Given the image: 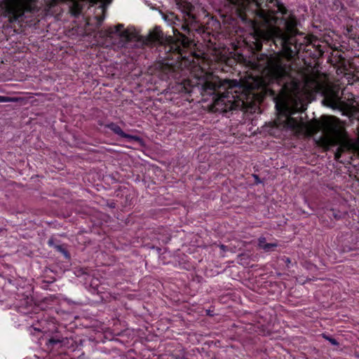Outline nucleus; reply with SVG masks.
<instances>
[{
    "mask_svg": "<svg viewBox=\"0 0 359 359\" xmlns=\"http://www.w3.org/2000/svg\"><path fill=\"white\" fill-rule=\"evenodd\" d=\"M176 37L172 38L164 36L163 32L158 27L150 31L147 36H142L138 34L133 27L124 29L123 24L110 27L105 31V35L111 39L117 36L118 41L116 43L121 48H139L143 46L159 45L163 46L167 53L172 52L179 55H182L184 48H188L191 43V40L185 34L178 30H173Z\"/></svg>",
    "mask_w": 359,
    "mask_h": 359,
    "instance_id": "1",
    "label": "nucleus"
},
{
    "mask_svg": "<svg viewBox=\"0 0 359 359\" xmlns=\"http://www.w3.org/2000/svg\"><path fill=\"white\" fill-rule=\"evenodd\" d=\"M269 67L273 77L280 86V96L283 102L280 114L285 118L283 121V126L294 130L298 127V121L292 116L298 111L302 103L300 83L290 75V66L282 59L275 57L271 60Z\"/></svg>",
    "mask_w": 359,
    "mask_h": 359,
    "instance_id": "2",
    "label": "nucleus"
},
{
    "mask_svg": "<svg viewBox=\"0 0 359 359\" xmlns=\"http://www.w3.org/2000/svg\"><path fill=\"white\" fill-rule=\"evenodd\" d=\"M322 131L325 140L330 147L338 146L334 153V158L339 159L341 154L350 149L351 145L346 138L345 129L340 120L335 116H329L322 123Z\"/></svg>",
    "mask_w": 359,
    "mask_h": 359,
    "instance_id": "3",
    "label": "nucleus"
},
{
    "mask_svg": "<svg viewBox=\"0 0 359 359\" xmlns=\"http://www.w3.org/2000/svg\"><path fill=\"white\" fill-rule=\"evenodd\" d=\"M229 1L240 8L242 10L247 11L248 6L250 4H254L255 8L251 11L253 18H249V22L254 27H256L262 22H266L271 15H275L277 13H280L283 15L287 14V9L279 0H266L265 7L268 8L269 4H273V6L277 7V11H269L264 9L263 6V1L259 0H229Z\"/></svg>",
    "mask_w": 359,
    "mask_h": 359,
    "instance_id": "4",
    "label": "nucleus"
},
{
    "mask_svg": "<svg viewBox=\"0 0 359 359\" xmlns=\"http://www.w3.org/2000/svg\"><path fill=\"white\" fill-rule=\"evenodd\" d=\"M64 327L57 325L53 320H46V352L53 355L60 354V349L67 339L62 334Z\"/></svg>",
    "mask_w": 359,
    "mask_h": 359,
    "instance_id": "5",
    "label": "nucleus"
},
{
    "mask_svg": "<svg viewBox=\"0 0 359 359\" xmlns=\"http://www.w3.org/2000/svg\"><path fill=\"white\" fill-rule=\"evenodd\" d=\"M194 7L191 4L187 6V11L184 12V22H182L181 29L190 35L194 32H200L201 27L196 17L192 13Z\"/></svg>",
    "mask_w": 359,
    "mask_h": 359,
    "instance_id": "6",
    "label": "nucleus"
},
{
    "mask_svg": "<svg viewBox=\"0 0 359 359\" xmlns=\"http://www.w3.org/2000/svg\"><path fill=\"white\" fill-rule=\"evenodd\" d=\"M272 41L275 46L278 48V53H292L290 45L292 42L288 34L280 29H276L272 36Z\"/></svg>",
    "mask_w": 359,
    "mask_h": 359,
    "instance_id": "7",
    "label": "nucleus"
},
{
    "mask_svg": "<svg viewBox=\"0 0 359 359\" xmlns=\"http://www.w3.org/2000/svg\"><path fill=\"white\" fill-rule=\"evenodd\" d=\"M105 127L110 129L111 131H113L115 134L118 135V136L123 137V138H126L128 141L140 140L139 137L129 135V134L124 133L123 130L121 128V127L118 126L115 123H108L105 126Z\"/></svg>",
    "mask_w": 359,
    "mask_h": 359,
    "instance_id": "8",
    "label": "nucleus"
},
{
    "mask_svg": "<svg viewBox=\"0 0 359 359\" xmlns=\"http://www.w3.org/2000/svg\"><path fill=\"white\" fill-rule=\"evenodd\" d=\"M219 86L212 81H205L202 85V90L208 95H214L216 93L217 88Z\"/></svg>",
    "mask_w": 359,
    "mask_h": 359,
    "instance_id": "9",
    "label": "nucleus"
},
{
    "mask_svg": "<svg viewBox=\"0 0 359 359\" xmlns=\"http://www.w3.org/2000/svg\"><path fill=\"white\" fill-rule=\"evenodd\" d=\"M285 24L290 34H295V33L297 32L296 29L297 23L295 18L293 15L290 16L288 19L285 20Z\"/></svg>",
    "mask_w": 359,
    "mask_h": 359,
    "instance_id": "10",
    "label": "nucleus"
},
{
    "mask_svg": "<svg viewBox=\"0 0 359 359\" xmlns=\"http://www.w3.org/2000/svg\"><path fill=\"white\" fill-rule=\"evenodd\" d=\"M48 243L50 246H53L56 249V250L61 252L66 259H70V255L68 252V251L62 245H60V244L55 245L53 238H50L48 240Z\"/></svg>",
    "mask_w": 359,
    "mask_h": 359,
    "instance_id": "11",
    "label": "nucleus"
},
{
    "mask_svg": "<svg viewBox=\"0 0 359 359\" xmlns=\"http://www.w3.org/2000/svg\"><path fill=\"white\" fill-rule=\"evenodd\" d=\"M229 97V95L226 94V95H222V96L217 97L215 100V104L218 105V106L225 104L226 99H228Z\"/></svg>",
    "mask_w": 359,
    "mask_h": 359,
    "instance_id": "12",
    "label": "nucleus"
},
{
    "mask_svg": "<svg viewBox=\"0 0 359 359\" xmlns=\"http://www.w3.org/2000/svg\"><path fill=\"white\" fill-rule=\"evenodd\" d=\"M32 328L38 332H42L44 328L43 325H41V323L37 322V323L33 324Z\"/></svg>",
    "mask_w": 359,
    "mask_h": 359,
    "instance_id": "13",
    "label": "nucleus"
},
{
    "mask_svg": "<svg viewBox=\"0 0 359 359\" xmlns=\"http://www.w3.org/2000/svg\"><path fill=\"white\" fill-rule=\"evenodd\" d=\"M277 245L276 243H266V245H263V250L266 252L271 251L272 248H276Z\"/></svg>",
    "mask_w": 359,
    "mask_h": 359,
    "instance_id": "14",
    "label": "nucleus"
},
{
    "mask_svg": "<svg viewBox=\"0 0 359 359\" xmlns=\"http://www.w3.org/2000/svg\"><path fill=\"white\" fill-rule=\"evenodd\" d=\"M95 20H96V27L97 28H99L102 24V22L104 20V17L102 16H95Z\"/></svg>",
    "mask_w": 359,
    "mask_h": 359,
    "instance_id": "15",
    "label": "nucleus"
},
{
    "mask_svg": "<svg viewBox=\"0 0 359 359\" xmlns=\"http://www.w3.org/2000/svg\"><path fill=\"white\" fill-rule=\"evenodd\" d=\"M325 338L328 340L332 345H335V346H337L339 345V343L338 341H337V339L331 337H325Z\"/></svg>",
    "mask_w": 359,
    "mask_h": 359,
    "instance_id": "16",
    "label": "nucleus"
},
{
    "mask_svg": "<svg viewBox=\"0 0 359 359\" xmlns=\"http://www.w3.org/2000/svg\"><path fill=\"white\" fill-rule=\"evenodd\" d=\"M266 243L265 238H259L258 245L260 248L263 249V245H266Z\"/></svg>",
    "mask_w": 359,
    "mask_h": 359,
    "instance_id": "17",
    "label": "nucleus"
},
{
    "mask_svg": "<svg viewBox=\"0 0 359 359\" xmlns=\"http://www.w3.org/2000/svg\"><path fill=\"white\" fill-rule=\"evenodd\" d=\"M328 100H330L332 105L337 104L338 102V98L337 97H330Z\"/></svg>",
    "mask_w": 359,
    "mask_h": 359,
    "instance_id": "18",
    "label": "nucleus"
},
{
    "mask_svg": "<svg viewBox=\"0 0 359 359\" xmlns=\"http://www.w3.org/2000/svg\"><path fill=\"white\" fill-rule=\"evenodd\" d=\"M10 100L8 97L0 96V102H6Z\"/></svg>",
    "mask_w": 359,
    "mask_h": 359,
    "instance_id": "19",
    "label": "nucleus"
},
{
    "mask_svg": "<svg viewBox=\"0 0 359 359\" xmlns=\"http://www.w3.org/2000/svg\"><path fill=\"white\" fill-rule=\"evenodd\" d=\"M353 110L355 112H358V113H359V107H353Z\"/></svg>",
    "mask_w": 359,
    "mask_h": 359,
    "instance_id": "20",
    "label": "nucleus"
},
{
    "mask_svg": "<svg viewBox=\"0 0 359 359\" xmlns=\"http://www.w3.org/2000/svg\"><path fill=\"white\" fill-rule=\"evenodd\" d=\"M220 248H221L222 250H223L224 251H226V250L227 247H226V246H225L224 245H220Z\"/></svg>",
    "mask_w": 359,
    "mask_h": 359,
    "instance_id": "21",
    "label": "nucleus"
},
{
    "mask_svg": "<svg viewBox=\"0 0 359 359\" xmlns=\"http://www.w3.org/2000/svg\"><path fill=\"white\" fill-rule=\"evenodd\" d=\"M255 180H257L258 182H259L258 177L257 175H255Z\"/></svg>",
    "mask_w": 359,
    "mask_h": 359,
    "instance_id": "22",
    "label": "nucleus"
},
{
    "mask_svg": "<svg viewBox=\"0 0 359 359\" xmlns=\"http://www.w3.org/2000/svg\"><path fill=\"white\" fill-rule=\"evenodd\" d=\"M290 260L289 258L287 259V263H290Z\"/></svg>",
    "mask_w": 359,
    "mask_h": 359,
    "instance_id": "23",
    "label": "nucleus"
},
{
    "mask_svg": "<svg viewBox=\"0 0 359 359\" xmlns=\"http://www.w3.org/2000/svg\"><path fill=\"white\" fill-rule=\"evenodd\" d=\"M334 217L335 218H337V215H334Z\"/></svg>",
    "mask_w": 359,
    "mask_h": 359,
    "instance_id": "24",
    "label": "nucleus"
}]
</instances>
